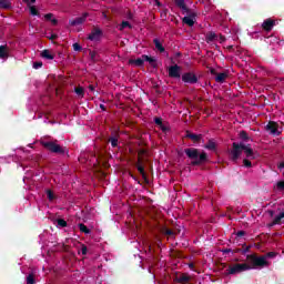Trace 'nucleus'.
<instances>
[{
	"mask_svg": "<svg viewBox=\"0 0 284 284\" xmlns=\"http://www.w3.org/2000/svg\"><path fill=\"white\" fill-rule=\"evenodd\" d=\"M248 264H233L229 266L227 274H241V272H248L250 270H263V267H267L270 263H267L266 257H257L256 255H248L247 256Z\"/></svg>",
	"mask_w": 284,
	"mask_h": 284,
	"instance_id": "obj_1",
	"label": "nucleus"
},
{
	"mask_svg": "<svg viewBox=\"0 0 284 284\" xmlns=\"http://www.w3.org/2000/svg\"><path fill=\"white\" fill-rule=\"evenodd\" d=\"M244 152L246 159H256L257 154L254 153V150L250 145H245V143L241 142L240 144L234 142L233 149L231 151V155L233 161H236L239 156H241V153Z\"/></svg>",
	"mask_w": 284,
	"mask_h": 284,
	"instance_id": "obj_2",
	"label": "nucleus"
},
{
	"mask_svg": "<svg viewBox=\"0 0 284 284\" xmlns=\"http://www.w3.org/2000/svg\"><path fill=\"white\" fill-rule=\"evenodd\" d=\"M186 156L191 159L192 165H201L207 161V154L205 152L199 153L196 149H186L184 150Z\"/></svg>",
	"mask_w": 284,
	"mask_h": 284,
	"instance_id": "obj_3",
	"label": "nucleus"
},
{
	"mask_svg": "<svg viewBox=\"0 0 284 284\" xmlns=\"http://www.w3.org/2000/svg\"><path fill=\"white\" fill-rule=\"evenodd\" d=\"M42 145L47 148V150L55 152L57 154H63L65 152V149L61 148V145L55 142H42Z\"/></svg>",
	"mask_w": 284,
	"mask_h": 284,
	"instance_id": "obj_4",
	"label": "nucleus"
},
{
	"mask_svg": "<svg viewBox=\"0 0 284 284\" xmlns=\"http://www.w3.org/2000/svg\"><path fill=\"white\" fill-rule=\"evenodd\" d=\"M265 130L273 136H278V134H281V128H278L276 122H268L265 126Z\"/></svg>",
	"mask_w": 284,
	"mask_h": 284,
	"instance_id": "obj_5",
	"label": "nucleus"
},
{
	"mask_svg": "<svg viewBox=\"0 0 284 284\" xmlns=\"http://www.w3.org/2000/svg\"><path fill=\"white\" fill-rule=\"evenodd\" d=\"M9 57H10V48L7 44L0 45V59L2 61H8Z\"/></svg>",
	"mask_w": 284,
	"mask_h": 284,
	"instance_id": "obj_6",
	"label": "nucleus"
},
{
	"mask_svg": "<svg viewBox=\"0 0 284 284\" xmlns=\"http://www.w3.org/2000/svg\"><path fill=\"white\" fill-rule=\"evenodd\" d=\"M169 75L173 79H180L181 78V68L179 65H173L169 68Z\"/></svg>",
	"mask_w": 284,
	"mask_h": 284,
	"instance_id": "obj_7",
	"label": "nucleus"
},
{
	"mask_svg": "<svg viewBox=\"0 0 284 284\" xmlns=\"http://www.w3.org/2000/svg\"><path fill=\"white\" fill-rule=\"evenodd\" d=\"M182 81H184V83H196L197 79L194 73H184L182 75Z\"/></svg>",
	"mask_w": 284,
	"mask_h": 284,
	"instance_id": "obj_8",
	"label": "nucleus"
},
{
	"mask_svg": "<svg viewBox=\"0 0 284 284\" xmlns=\"http://www.w3.org/2000/svg\"><path fill=\"white\" fill-rule=\"evenodd\" d=\"M274 26H276V21H274L272 19H266L262 23V28H263V30H266V32H270V30H272V28H274Z\"/></svg>",
	"mask_w": 284,
	"mask_h": 284,
	"instance_id": "obj_9",
	"label": "nucleus"
},
{
	"mask_svg": "<svg viewBox=\"0 0 284 284\" xmlns=\"http://www.w3.org/2000/svg\"><path fill=\"white\" fill-rule=\"evenodd\" d=\"M103 33L101 32L100 29H94L91 34H89V39L90 41H99V39H101V36Z\"/></svg>",
	"mask_w": 284,
	"mask_h": 284,
	"instance_id": "obj_10",
	"label": "nucleus"
},
{
	"mask_svg": "<svg viewBox=\"0 0 284 284\" xmlns=\"http://www.w3.org/2000/svg\"><path fill=\"white\" fill-rule=\"evenodd\" d=\"M183 23L192 27L194 23H196V17L194 14L186 16L183 18Z\"/></svg>",
	"mask_w": 284,
	"mask_h": 284,
	"instance_id": "obj_11",
	"label": "nucleus"
},
{
	"mask_svg": "<svg viewBox=\"0 0 284 284\" xmlns=\"http://www.w3.org/2000/svg\"><path fill=\"white\" fill-rule=\"evenodd\" d=\"M129 63L131 65H135L136 68H141V65H143V63H145V59H143V55L141 58H138L135 60H130Z\"/></svg>",
	"mask_w": 284,
	"mask_h": 284,
	"instance_id": "obj_12",
	"label": "nucleus"
},
{
	"mask_svg": "<svg viewBox=\"0 0 284 284\" xmlns=\"http://www.w3.org/2000/svg\"><path fill=\"white\" fill-rule=\"evenodd\" d=\"M229 74L227 72L217 73L215 77L216 83H225V80L227 79Z\"/></svg>",
	"mask_w": 284,
	"mask_h": 284,
	"instance_id": "obj_13",
	"label": "nucleus"
},
{
	"mask_svg": "<svg viewBox=\"0 0 284 284\" xmlns=\"http://www.w3.org/2000/svg\"><path fill=\"white\" fill-rule=\"evenodd\" d=\"M87 17H88V13H85L81 18H77L75 20H71L70 26H81V23H83L85 21Z\"/></svg>",
	"mask_w": 284,
	"mask_h": 284,
	"instance_id": "obj_14",
	"label": "nucleus"
},
{
	"mask_svg": "<svg viewBox=\"0 0 284 284\" xmlns=\"http://www.w3.org/2000/svg\"><path fill=\"white\" fill-rule=\"evenodd\" d=\"M41 57L42 59H48L49 61H52V59H54V53H52V51L50 50H43L41 52Z\"/></svg>",
	"mask_w": 284,
	"mask_h": 284,
	"instance_id": "obj_15",
	"label": "nucleus"
},
{
	"mask_svg": "<svg viewBox=\"0 0 284 284\" xmlns=\"http://www.w3.org/2000/svg\"><path fill=\"white\" fill-rule=\"evenodd\" d=\"M143 59L151 65V68H156V59L149 55H143Z\"/></svg>",
	"mask_w": 284,
	"mask_h": 284,
	"instance_id": "obj_16",
	"label": "nucleus"
},
{
	"mask_svg": "<svg viewBox=\"0 0 284 284\" xmlns=\"http://www.w3.org/2000/svg\"><path fill=\"white\" fill-rule=\"evenodd\" d=\"M176 283H187L190 281V275L189 274H182L180 276L175 277Z\"/></svg>",
	"mask_w": 284,
	"mask_h": 284,
	"instance_id": "obj_17",
	"label": "nucleus"
},
{
	"mask_svg": "<svg viewBox=\"0 0 284 284\" xmlns=\"http://www.w3.org/2000/svg\"><path fill=\"white\" fill-rule=\"evenodd\" d=\"M283 219H284V210L274 219V222L270 224V227H272V225H278V223H281Z\"/></svg>",
	"mask_w": 284,
	"mask_h": 284,
	"instance_id": "obj_18",
	"label": "nucleus"
},
{
	"mask_svg": "<svg viewBox=\"0 0 284 284\" xmlns=\"http://www.w3.org/2000/svg\"><path fill=\"white\" fill-rule=\"evenodd\" d=\"M216 39H219V36H216V33L214 32H210L206 34L207 43H212V41H216Z\"/></svg>",
	"mask_w": 284,
	"mask_h": 284,
	"instance_id": "obj_19",
	"label": "nucleus"
},
{
	"mask_svg": "<svg viewBox=\"0 0 284 284\" xmlns=\"http://www.w3.org/2000/svg\"><path fill=\"white\" fill-rule=\"evenodd\" d=\"M154 121H155V124L159 125V128H160L163 132H166L168 126H164V125H163V121L161 120V118H155Z\"/></svg>",
	"mask_w": 284,
	"mask_h": 284,
	"instance_id": "obj_20",
	"label": "nucleus"
},
{
	"mask_svg": "<svg viewBox=\"0 0 284 284\" xmlns=\"http://www.w3.org/2000/svg\"><path fill=\"white\" fill-rule=\"evenodd\" d=\"M29 10H30V14H32V17H39V10H37V7L33 4H29Z\"/></svg>",
	"mask_w": 284,
	"mask_h": 284,
	"instance_id": "obj_21",
	"label": "nucleus"
},
{
	"mask_svg": "<svg viewBox=\"0 0 284 284\" xmlns=\"http://www.w3.org/2000/svg\"><path fill=\"white\" fill-rule=\"evenodd\" d=\"M156 50H159L160 52H165V49L163 48V44H161V41H159V39H154L153 40Z\"/></svg>",
	"mask_w": 284,
	"mask_h": 284,
	"instance_id": "obj_22",
	"label": "nucleus"
},
{
	"mask_svg": "<svg viewBox=\"0 0 284 284\" xmlns=\"http://www.w3.org/2000/svg\"><path fill=\"white\" fill-rule=\"evenodd\" d=\"M206 150H216V142H214L213 140H210L205 146Z\"/></svg>",
	"mask_w": 284,
	"mask_h": 284,
	"instance_id": "obj_23",
	"label": "nucleus"
},
{
	"mask_svg": "<svg viewBox=\"0 0 284 284\" xmlns=\"http://www.w3.org/2000/svg\"><path fill=\"white\" fill-rule=\"evenodd\" d=\"M44 19L47 21H51V23H53V26H57V19L54 18V16L52 13H48L44 16Z\"/></svg>",
	"mask_w": 284,
	"mask_h": 284,
	"instance_id": "obj_24",
	"label": "nucleus"
},
{
	"mask_svg": "<svg viewBox=\"0 0 284 284\" xmlns=\"http://www.w3.org/2000/svg\"><path fill=\"white\" fill-rule=\"evenodd\" d=\"M11 6L10 0H0V8L8 10V8H11Z\"/></svg>",
	"mask_w": 284,
	"mask_h": 284,
	"instance_id": "obj_25",
	"label": "nucleus"
},
{
	"mask_svg": "<svg viewBox=\"0 0 284 284\" xmlns=\"http://www.w3.org/2000/svg\"><path fill=\"white\" fill-rule=\"evenodd\" d=\"M125 28H132V24H130V22H128V21H123L121 24H120V27H119V30H121V31H123V30H125Z\"/></svg>",
	"mask_w": 284,
	"mask_h": 284,
	"instance_id": "obj_26",
	"label": "nucleus"
},
{
	"mask_svg": "<svg viewBox=\"0 0 284 284\" xmlns=\"http://www.w3.org/2000/svg\"><path fill=\"white\" fill-rule=\"evenodd\" d=\"M176 6H179V8H181L182 10H186L185 8V0H174Z\"/></svg>",
	"mask_w": 284,
	"mask_h": 284,
	"instance_id": "obj_27",
	"label": "nucleus"
},
{
	"mask_svg": "<svg viewBox=\"0 0 284 284\" xmlns=\"http://www.w3.org/2000/svg\"><path fill=\"white\" fill-rule=\"evenodd\" d=\"M79 230H80V232H83L84 234H90V229H88V226H85L84 224H80Z\"/></svg>",
	"mask_w": 284,
	"mask_h": 284,
	"instance_id": "obj_28",
	"label": "nucleus"
},
{
	"mask_svg": "<svg viewBox=\"0 0 284 284\" xmlns=\"http://www.w3.org/2000/svg\"><path fill=\"white\" fill-rule=\"evenodd\" d=\"M27 284H34V275L29 274L27 276Z\"/></svg>",
	"mask_w": 284,
	"mask_h": 284,
	"instance_id": "obj_29",
	"label": "nucleus"
},
{
	"mask_svg": "<svg viewBox=\"0 0 284 284\" xmlns=\"http://www.w3.org/2000/svg\"><path fill=\"white\" fill-rule=\"evenodd\" d=\"M68 225V222L65 220H58V227H65Z\"/></svg>",
	"mask_w": 284,
	"mask_h": 284,
	"instance_id": "obj_30",
	"label": "nucleus"
},
{
	"mask_svg": "<svg viewBox=\"0 0 284 284\" xmlns=\"http://www.w3.org/2000/svg\"><path fill=\"white\" fill-rule=\"evenodd\" d=\"M189 139H192V141H199L201 139V135L196 134H187Z\"/></svg>",
	"mask_w": 284,
	"mask_h": 284,
	"instance_id": "obj_31",
	"label": "nucleus"
},
{
	"mask_svg": "<svg viewBox=\"0 0 284 284\" xmlns=\"http://www.w3.org/2000/svg\"><path fill=\"white\" fill-rule=\"evenodd\" d=\"M75 94H78V97H83V88L82 87L77 88Z\"/></svg>",
	"mask_w": 284,
	"mask_h": 284,
	"instance_id": "obj_32",
	"label": "nucleus"
},
{
	"mask_svg": "<svg viewBox=\"0 0 284 284\" xmlns=\"http://www.w3.org/2000/svg\"><path fill=\"white\" fill-rule=\"evenodd\" d=\"M110 141H111L112 148H116L119 140L116 138H111Z\"/></svg>",
	"mask_w": 284,
	"mask_h": 284,
	"instance_id": "obj_33",
	"label": "nucleus"
},
{
	"mask_svg": "<svg viewBox=\"0 0 284 284\" xmlns=\"http://www.w3.org/2000/svg\"><path fill=\"white\" fill-rule=\"evenodd\" d=\"M47 196L49 201H54V193H52L50 190L47 191Z\"/></svg>",
	"mask_w": 284,
	"mask_h": 284,
	"instance_id": "obj_34",
	"label": "nucleus"
},
{
	"mask_svg": "<svg viewBox=\"0 0 284 284\" xmlns=\"http://www.w3.org/2000/svg\"><path fill=\"white\" fill-rule=\"evenodd\" d=\"M240 139H242V141H246L247 133H245V131L240 132Z\"/></svg>",
	"mask_w": 284,
	"mask_h": 284,
	"instance_id": "obj_35",
	"label": "nucleus"
},
{
	"mask_svg": "<svg viewBox=\"0 0 284 284\" xmlns=\"http://www.w3.org/2000/svg\"><path fill=\"white\" fill-rule=\"evenodd\" d=\"M277 190H284V181H280L276 183Z\"/></svg>",
	"mask_w": 284,
	"mask_h": 284,
	"instance_id": "obj_36",
	"label": "nucleus"
},
{
	"mask_svg": "<svg viewBox=\"0 0 284 284\" xmlns=\"http://www.w3.org/2000/svg\"><path fill=\"white\" fill-rule=\"evenodd\" d=\"M73 50H74L75 52H79V51L81 50V44H79V43H73Z\"/></svg>",
	"mask_w": 284,
	"mask_h": 284,
	"instance_id": "obj_37",
	"label": "nucleus"
},
{
	"mask_svg": "<svg viewBox=\"0 0 284 284\" xmlns=\"http://www.w3.org/2000/svg\"><path fill=\"white\" fill-rule=\"evenodd\" d=\"M273 256H276V253H274V252H271V253H267V255L266 256H264L265 258H273ZM260 258H263V256H260Z\"/></svg>",
	"mask_w": 284,
	"mask_h": 284,
	"instance_id": "obj_38",
	"label": "nucleus"
},
{
	"mask_svg": "<svg viewBox=\"0 0 284 284\" xmlns=\"http://www.w3.org/2000/svg\"><path fill=\"white\" fill-rule=\"evenodd\" d=\"M243 163L245 168H252V162H250V160H244Z\"/></svg>",
	"mask_w": 284,
	"mask_h": 284,
	"instance_id": "obj_39",
	"label": "nucleus"
},
{
	"mask_svg": "<svg viewBox=\"0 0 284 284\" xmlns=\"http://www.w3.org/2000/svg\"><path fill=\"white\" fill-rule=\"evenodd\" d=\"M215 41H219V43H223L225 41V37L217 36V39Z\"/></svg>",
	"mask_w": 284,
	"mask_h": 284,
	"instance_id": "obj_40",
	"label": "nucleus"
},
{
	"mask_svg": "<svg viewBox=\"0 0 284 284\" xmlns=\"http://www.w3.org/2000/svg\"><path fill=\"white\" fill-rule=\"evenodd\" d=\"M43 65V63H41V62H36V63H33V68L36 69V70H39V68H41Z\"/></svg>",
	"mask_w": 284,
	"mask_h": 284,
	"instance_id": "obj_41",
	"label": "nucleus"
},
{
	"mask_svg": "<svg viewBox=\"0 0 284 284\" xmlns=\"http://www.w3.org/2000/svg\"><path fill=\"white\" fill-rule=\"evenodd\" d=\"M37 0H24V3H27L28 7L32 6V3H36Z\"/></svg>",
	"mask_w": 284,
	"mask_h": 284,
	"instance_id": "obj_42",
	"label": "nucleus"
},
{
	"mask_svg": "<svg viewBox=\"0 0 284 284\" xmlns=\"http://www.w3.org/2000/svg\"><path fill=\"white\" fill-rule=\"evenodd\" d=\"M90 57H91V59H92V61H97V52H94V51H91L90 52Z\"/></svg>",
	"mask_w": 284,
	"mask_h": 284,
	"instance_id": "obj_43",
	"label": "nucleus"
},
{
	"mask_svg": "<svg viewBox=\"0 0 284 284\" xmlns=\"http://www.w3.org/2000/svg\"><path fill=\"white\" fill-rule=\"evenodd\" d=\"M236 236H239V237H241V236H245V232H243V231H239V232L236 233Z\"/></svg>",
	"mask_w": 284,
	"mask_h": 284,
	"instance_id": "obj_44",
	"label": "nucleus"
},
{
	"mask_svg": "<svg viewBox=\"0 0 284 284\" xmlns=\"http://www.w3.org/2000/svg\"><path fill=\"white\" fill-rule=\"evenodd\" d=\"M82 254L83 255L88 254V247H85V246L82 247Z\"/></svg>",
	"mask_w": 284,
	"mask_h": 284,
	"instance_id": "obj_45",
	"label": "nucleus"
},
{
	"mask_svg": "<svg viewBox=\"0 0 284 284\" xmlns=\"http://www.w3.org/2000/svg\"><path fill=\"white\" fill-rule=\"evenodd\" d=\"M138 170H139V172H140V174H143V166H138Z\"/></svg>",
	"mask_w": 284,
	"mask_h": 284,
	"instance_id": "obj_46",
	"label": "nucleus"
},
{
	"mask_svg": "<svg viewBox=\"0 0 284 284\" xmlns=\"http://www.w3.org/2000/svg\"><path fill=\"white\" fill-rule=\"evenodd\" d=\"M278 169H280V170H283V169H284V162H281V163H280Z\"/></svg>",
	"mask_w": 284,
	"mask_h": 284,
	"instance_id": "obj_47",
	"label": "nucleus"
},
{
	"mask_svg": "<svg viewBox=\"0 0 284 284\" xmlns=\"http://www.w3.org/2000/svg\"><path fill=\"white\" fill-rule=\"evenodd\" d=\"M89 90H91V92H94V87L90 85Z\"/></svg>",
	"mask_w": 284,
	"mask_h": 284,
	"instance_id": "obj_48",
	"label": "nucleus"
},
{
	"mask_svg": "<svg viewBox=\"0 0 284 284\" xmlns=\"http://www.w3.org/2000/svg\"><path fill=\"white\" fill-rule=\"evenodd\" d=\"M166 234L172 235V231H171V230H168V231H166Z\"/></svg>",
	"mask_w": 284,
	"mask_h": 284,
	"instance_id": "obj_49",
	"label": "nucleus"
},
{
	"mask_svg": "<svg viewBox=\"0 0 284 284\" xmlns=\"http://www.w3.org/2000/svg\"><path fill=\"white\" fill-rule=\"evenodd\" d=\"M100 108H101L102 110H104V106H103V104H101V105H100Z\"/></svg>",
	"mask_w": 284,
	"mask_h": 284,
	"instance_id": "obj_50",
	"label": "nucleus"
}]
</instances>
